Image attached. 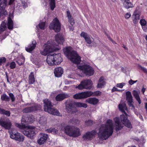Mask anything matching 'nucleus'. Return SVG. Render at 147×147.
I'll list each match as a JSON object with an SVG mask.
<instances>
[{
  "label": "nucleus",
  "mask_w": 147,
  "mask_h": 147,
  "mask_svg": "<svg viewBox=\"0 0 147 147\" xmlns=\"http://www.w3.org/2000/svg\"><path fill=\"white\" fill-rule=\"evenodd\" d=\"M65 108L67 113H71L72 114L78 112V110L76 106L78 107H82L86 108L88 105L86 104L80 102H66Z\"/></svg>",
  "instance_id": "2"
},
{
  "label": "nucleus",
  "mask_w": 147,
  "mask_h": 147,
  "mask_svg": "<svg viewBox=\"0 0 147 147\" xmlns=\"http://www.w3.org/2000/svg\"><path fill=\"white\" fill-rule=\"evenodd\" d=\"M138 67L139 68H140L144 73L147 74V69L146 68L144 67H142L140 65H139Z\"/></svg>",
  "instance_id": "49"
},
{
  "label": "nucleus",
  "mask_w": 147,
  "mask_h": 147,
  "mask_svg": "<svg viewBox=\"0 0 147 147\" xmlns=\"http://www.w3.org/2000/svg\"><path fill=\"white\" fill-rule=\"evenodd\" d=\"M95 122L91 119H89L85 121V125L86 126H88L92 125Z\"/></svg>",
  "instance_id": "36"
},
{
  "label": "nucleus",
  "mask_w": 147,
  "mask_h": 147,
  "mask_svg": "<svg viewBox=\"0 0 147 147\" xmlns=\"http://www.w3.org/2000/svg\"><path fill=\"white\" fill-rule=\"evenodd\" d=\"M87 92L89 93L90 94L88 95L89 97L91 96L92 95H93V96H97L100 95L101 94V92L99 91H96L94 92H92L91 91H87Z\"/></svg>",
  "instance_id": "33"
},
{
  "label": "nucleus",
  "mask_w": 147,
  "mask_h": 147,
  "mask_svg": "<svg viewBox=\"0 0 147 147\" xmlns=\"http://www.w3.org/2000/svg\"><path fill=\"white\" fill-rule=\"evenodd\" d=\"M39 28L42 30H44L45 29V23L41 22L39 23L38 25Z\"/></svg>",
  "instance_id": "45"
},
{
  "label": "nucleus",
  "mask_w": 147,
  "mask_h": 147,
  "mask_svg": "<svg viewBox=\"0 0 147 147\" xmlns=\"http://www.w3.org/2000/svg\"><path fill=\"white\" fill-rule=\"evenodd\" d=\"M69 94L65 93H61L57 94L55 97V100L57 101H61L65 98L69 97Z\"/></svg>",
  "instance_id": "24"
},
{
  "label": "nucleus",
  "mask_w": 147,
  "mask_h": 147,
  "mask_svg": "<svg viewBox=\"0 0 147 147\" xmlns=\"http://www.w3.org/2000/svg\"><path fill=\"white\" fill-rule=\"evenodd\" d=\"M87 91L76 93L73 96V98L76 99H81L89 97L90 94Z\"/></svg>",
  "instance_id": "14"
},
{
  "label": "nucleus",
  "mask_w": 147,
  "mask_h": 147,
  "mask_svg": "<svg viewBox=\"0 0 147 147\" xmlns=\"http://www.w3.org/2000/svg\"><path fill=\"white\" fill-rule=\"evenodd\" d=\"M120 91L117 88H116L115 87H114L112 89L111 91L112 92H114L115 91H118L119 92Z\"/></svg>",
  "instance_id": "57"
},
{
  "label": "nucleus",
  "mask_w": 147,
  "mask_h": 147,
  "mask_svg": "<svg viewBox=\"0 0 147 147\" xmlns=\"http://www.w3.org/2000/svg\"><path fill=\"white\" fill-rule=\"evenodd\" d=\"M79 68L83 71V73L86 76H90L93 75L94 74V70L90 65H84L80 66Z\"/></svg>",
  "instance_id": "8"
},
{
  "label": "nucleus",
  "mask_w": 147,
  "mask_h": 147,
  "mask_svg": "<svg viewBox=\"0 0 147 147\" xmlns=\"http://www.w3.org/2000/svg\"><path fill=\"white\" fill-rule=\"evenodd\" d=\"M135 98L137 100L139 105H140V104L141 103V100L140 97H139L138 98Z\"/></svg>",
  "instance_id": "59"
},
{
  "label": "nucleus",
  "mask_w": 147,
  "mask_h": 147,
  "mask_svg": "<svg viewBox=\"0 0 147 147\" xmlns=\"http://www.w3.org/2000/svg\"><path fill=\"white\" fill-rule=\"evenodd\" d=\"M98 82H105L104 81V78L103 77H101L100 78Z\"/></svg>",
  "instance_id": "58"
},
{
  "label": "nucleus",
  "mask_w": 147,
  "mask_h": 147,
  "mask_svg": "<svg viewBox=\"0 0 147 147\" xmlns=\"http://www.w3.org/2000/svg\"><path fill=\"white\" fill-rule=\"evenodd\" d=\"M25 58L23 56H20L18 58L16 62L20 66L23 65L25 62Z\"/></svg>",
  "instance_id": "32"
},
{
  "label": "nucleus",
  "mask_w": 147,
  "mask_h": 147,
  "mask_svg": "<svg viewBox=\"0 0 147 147\" xmlns=\"http://www.w3.org/2000/svg\"><path fill=\"white\" fill-rule=\"evenodd\" d=\"M0 125L5 129H9L11 128V123L10 122L1 118L0 119Z\"/></svg>",
  "instance_id": "17"
},
{
  "label": "nucleus",
  "mask_w": 147,
  "mask_h": 147,
  "mask_svg": "<svg viewBox=\"0 0 147 147\" xmlns=\"http://www.w3.org/2000/svg\"><path fill=\"white\" fill-rule=\"evenodd\" d=\"M39 136L40 138L37 140V143L41 145L45 142L48 138V135L43 133H40Z\"/></svg>",
  "instance_id": "19"
},
{
  "label": "nucleus",
  "mask_w": 147,
  "mask_h": 147,
  "mask_svg": "<svg viewBox=\"0 0 147 147\" xmlns=\"http://www.w3.org/2000/svg\"><path fill=\"white\" fill-rule=\"evenodd\" d=\"M131 16L130 13L129 12L126 13L125 15V17L126 19H128Z\"/></svg>",
  "instance_id": "55"
},
{
  "label": "nucleus",
  "mask_w": 147,
  "mask_h": 147,
  "mask_svg": "<svg viewBox=\"0 0 147 147\" xmlns=\"http://www.w3.org/2000/svg\"><path fill=\"white\" fill-rule=\"evenodd\" d=\"M12 11H11L9 14V17L8 18V28L9 30H12L13 28V20L11 18H13V14L14 11V10Z\"/></svg>",
  "instance_id": "20"
},
{
  "label": "nucleus",
  "mask_w": 147,
  "mask_h": 147,
  "mask_svg": "<svg viewBox=\"0 0 147 147\" xmlns=\"http://www.w3.org/2000/svg\"><path fill=\"white\" fill-rule=\"evenodd\" d=\"M126 100L127 101L128 105L132 109H134V107L132 104L133 99L131 92L128 91L126 92Z\"/></svg>",
  "instance_id": "18"
},
{
  "label": "nucleus",
  "mask_w": 147,
  "mask_h": 147,
  "mask_svg": "<svg viewBox=\"0 0 147 147\" xmlns=\"http://www.w3.org/2000/svg\"><path fill=\"white\" fill-rule=\"evenodd\" d=\"M6 58L5 57H2L0 58V65H1L3 64L6 62Z\"/></svg>",
  "instance_id": "46"
},
{
  "label": "nucleus",
  "mask_w": 147,
  "mask_h": 147,
  "mask_svg": "<svg viewBox=\"0 0 147 147\" xmlns=\"http://www.w3.org/2000/svg\"><path fill=\"white\" fill-rule=\"evenodd\" d=\"M23 8H26V6H27V4L26 3H24V5H23Z\"/></svg>",
  "instance_id": "64"
},
{
  "label": "nucleus",
  "mask_w": 147,
  "mask_h": 147,
  "mask_svg": "<svg viewBox=\"0 0 147 147\" xmlns=\"http://www.w3.org/2000/svg\"><path fill=\"white\" fill-rule=\"evenodd\" d=\"M98 101L99 100L98 99L94 97L89 98L86 100V102L94 105H96Z\"/></svg>",
  "instance_id": "27"
},
{
  "label": "nucleus",
  "mask_w": 147,
  "mask_h": 147,
  "mask_svg": "<svg viewBox=\"0 0 147 147\" xmlns=\"http://www.w3.org/2000/svg\"><path fill=\"white\" fill-rule=\"evenodd\" d=\"M61 27V24L57 18L53 19L49 26V28L51 30H53L56 32H59L60 31Z\"/></svg>",
  "instance_id": "9"
},
{
  "label": "nucleus",
  "mask_w": 147,
  "mask_h": 147,
  "mask_svg": "<svg viewBox=\"0 0 147 147\" xmlns=\"http://www.w3.org/2000/svg\"><path fill=\"white\" fill-rule=\"evenodd\" d=\"M142 28L143 30L145 31L146 32L147 30V26H146V25L145 26H144L143 27H142Z\"/></svg>",
  "instance_id": "60"
},
{
  "label": "nucleus",
  "mask_w": 147,
  "mask_h": 147,
  "mask_svg": "<svg viewBox=\"0 0 147 147\" xmlns=\"http://www.w3.org/2000/svg\"><path fill=\"white\" fill-rule=\"evenodd\" d=\"M81 37H83L84 39L86 42L90 45L92 43V40H94L91 35H88L87 33L82 32L80 34Z\"/></svg>",
  "instance_id": "13"
},
{
  "label": "nucleus",
  "mask_w": 147,
  "mask_h": 147,
  "mask_svg": "<svg viewBox=\"0 0 147 147\" xmlns=\"http://www.w3.org/2000/svg\"><path fill=\"white\" fill-rule=\"evenodd\" d=\"M146 88H143L142 90V92L143 94H144Z\"/></svg>",
  "instance_id": "63"
},
{
  "label": "nucleus",
  "mask_w": 147,
  "mask_h": 147,
  "mask_svg": "<svg viewBox=\"0 0 147 147\" xmlns=\"http://www.w3.org/2000/svg\"><path fill=\"white\" fill-rule=\"evenodd\" d=\"M133 94L135 98L139 97V95L138 92L136 90L133 91Z\"/></svg>",
  "instance_id": "51"
},
{
  "label": "nucleus",
  "mask_w": 147,
  "mask_h": 147,
  "mask_svg": "<svg viewBox=\"0 0 147 147\" xmlns=\"http://www.w3.org/2000/svg\"><path fill=\"white\" fill-rule=\"evenodd\" d=\"M1 99L2 101L6 102H9L10 100L9 97L5 93L1 95Z\"/></svg>",
  "instance_id": "34"
},
{
  "label": "nucleus",
  "mask_w": 147,
  "mask_h": 147,
  "mask_svg": "<svg viewBox=\"0 0 147 147\" xmlns=\"http://www.w3.org/2000/svg\"><path fill=\"white\" fill-rule=\"evenodd\" d=\"M113 130L112 121L108 119L107 121V124L105 125L104 128L102 129L100 128V129L98 134L101 135L105 140H106L112 135Z\"/></svg>",
  "instance_id": "1"
},
{
  "label": "nucleus",
  "mask_w": 147,
  "mask_h": 147,
  "mask_svg": "<svg viewBox=\"0 0 147 147\" xmlns=\"http://www.w3.org/2000/svg\"><path fill=\"white\" fill-rule=\"evenodd\" d=\"M75 51H71L69 47H67L66 48L65 54L66 56L69 58L72 55L75 54L76 52Z\"/></svg>",
  "instance_id": "30"
},
{
  "label": "nucleus",
  "mask_w": 147,
  "mask_h": 147,
  "mask_svg": "<svg viewBox=\"0 0 147 147\" xmlns=\"http://www.w3.org/2000/svg\"><path fill=\"white\" fill-rule=\"evenodd\" d=\"M63 72V69L61 67L56 68L54 69V73L55 76L57 77L61 76Z\"/></svg>",
  "instance_id": "26"
},
{
  "label": "nucleus",
  "mask_w": 147,
  "mask_h": 147,
  "mask_svg": "<svg viewBox=\"0 0 147 147\" xmlns=\"http://www.w3.org/2000/svg\"><path fill=\"white\" fill-rule=\"evenodd\" d=\"M36 44L37 43L35 40L32 41L31 43L29 44L27 47H25L26 50L28 52L31 53L35 49Z\"/></svg>",
  "instance_id": "21"
},
{
  "label": "nucleus",
  "mask_w": 147,
  "mask_h": 147,
  "mask_svg": "<svg viewBox=\"0 0 147 147\" xmlns=\"http://www.w3.org/2000/svg\"><path fill=\"white\" fill-rule=\"evenodd\" d=\"M16 64L14 61L12 62L9 64V67L11 69L15 68L16 67Z\"/></svg>",
  "instance_id": "48"
},
{
  "label": "nucleus",
  "mask_w": 147,
  "mask_h": 147,
  "mask_svg": "<svg viewBox=\"0 0 147 147\" xmlns=\"http://www.w3.org/2000/svg\"><path fill=\"white\" fill-rule=\"evenodd\" d=\"M127 5L126 6V8L128 9L130 8H132L134 7L133 5L130 2H126Z\"/></svg>",
  "instance_id": "50"
},
{
  "label": "nucleus",
  "mask_w": 147,
  "mask_h": 147,
  "mask_svg": "<svg viewBox=\"0 0 147 147\" xmlns=\"http://www.w3.org/2000/svg\"><path fill=\"white\" fill-rule=\"evenodd\" d=\"M21 123L22 124H20L19 123H16V126L20 129H26V125L25 124H23L22 123Z\"/></svg>",
  "instance_id": "38"
},
{
  "label": "nucleus",
  "mask_w": 147,
  "mask_h": 147,
  "mask_svg": "<svg viewBox=\"0 0 147 147\" xmlns=\"http://www.w3.org/2000/svg\"><path fill=\"white\" fill-rule=\"evenodd\" d=\"M125 83H122L118 84L117 85V87L120 88H122L123 86L125 85Z\"/></svg>",
  "instance_id": "52"
},
{
  "label": "nucleus",
  "mask_w": 147,
  "mask_h": 147,
  "mask_svg": "<svg viewBox=\"0 0 147 147\" xmlns=\"http://www.w3.org/2000/svg\"><path fill=\"white\" fill-rule=\"evenodd\" d=\"M92 82L89 79L84 80L82 81L80 84L76 86V88L82 90L84 89H90L92 87Z\"/></svg>",
  "instance_id": "6"
},
{
  "label": "nucleus",
  "mask_w": 147,
  "mask_h": 147,
  "mask_svg": "<svg viewBox=\"0 0 147 147\" xmlns=\"http://www.w3.org/2000/svg\"><path fill=\"white\" fill-rule=\"evenodd\" d=\"M50 5L51 9H54L55 7V0H49Z\"/></svg>",
  "instance_id": "41"
},
{
  "label": "nucleus",
  "mask_w": 147,
  "mask_h": 147,
  "mask_svg": "<svg viewBox=\"0 0 147 147\" xmlns=\"http://www.w3.org/2000/svg\"><path fill=\"white\" fill-rule=\"evenodd\" d=\"M96 134V131L94 130L91 131H88L83 135L82 138L85 141L90 140L93 138Z\"/></svg>",
  "instance_id": "12"
},
{
  "label": "nucleus",
  "mask_w": 147,
  "mask_h": 147,
  "mask_svg": "<svg viewBox=\"0 0 147 147\" xmlns=\"http://www.w3.org/2000/svg\"><path fill=\"white\" fill-rule=\"evenodd\" d=\"M35 127H33L32 128H30V127L28 129H25L22 131L23 134L26 136L32 139L35 135L36 133L34 131Z\"/></svg>",
  "instance_id": "11"
},
{
  "label": "nucleus",
  "mask_w": 147,
  "mask_h": 147,
  "mask_svg": "<svg viewBox=\"0 0 147 147\" xmlns=\"http://www.w3.org/2000/svg\"><path fill=\"white\" fill-rule=\"evenodd\" d=\"M140 23L142 27H143L146 25L147 22L144 19H142L140 20Z\"/></svg>",
  "instance_id": "44"
},
{
  "label": "nucleus",
  "mask_w": 147,
  "mask_h": 147,
  "mask_svg": "<svg viewBox=\"0 0 147 147\" xmlns=\"http://www.w3.org/2000/svg\"><path fill=\"white\" fill-rule=\"evenodd\" d=\"M7 0H4V2L0 3V9H4L5 8Z\"/></svg>",
  "instance_id": "42"
},
{
  "label": "nucleus",
  "mask_w": 147,
  "mask_h": 147,
  "mask_svg": "<svg viewBox=\"0 0 147 147\" xmlns=\"http://www.w3.org/2000/svg\"><path fill=\"white\" fill-rule=\"evenodd\" d=\"M67 17L68 19V22L71 25H73L75 24L74 20L70 12L68 10L67 11Z\"/></svg>",
  "instance_id": "31"
},
{
  "label": "nucleus",
  "mask_w": 147,
  "mask_h": 147,
  "mask_svg": "<svg viewBox=\"0 0 147 147\" xmlns=\"http://www.w3.org/2000/svg\"><path fill=\"white\" fill-rule=\"evenodd\" d=\"M35 82L34 75L33 72H31L28 76V83L29 84H33Z\"/></svg>",
  "instance_id": "29"
},
{
  "label": "nucleus",
  "mask_w": 147,
  "mask_h": 147,
  "mask_svg": "<svg viewBox=\"0 0 147 147\" xmlns=\"http://www.w3.org/2000/svg\"><path fill=\"white\" fill-rule=\"evenodd\" d=\"M10 138L19 142H22L24 140V136L22 134L17 132L14 129L9 131Z\"/></svg>",
  "instance_id": "7"
},
{
  "label": "nucleus",
  "mask_w": 147,
  "mask_h": 147,
  "mask_svg": "<svg viewBox=\"0 0 147 147\" xmlns=\"http://www.w3.org/2000/svg\"><path fill=\"white\" fill-rule=\"evenodd\" d=\"M106 84L105 82H99L98 84L97 85V88H102L104 87V86Z\"/></svg>",
  "instance_id": "43"
},
{
  "label": "nucleus",
  "mask_w": 147,
  "mask_h": 147,
  "mask_svg": "<svg viewBox=\"0 0 147 147\" xmlns=\"http://www.w3.org/2000/svg\"><path fill=\"white\" fill-rule=\"evenodd\" d=\"M21 123H23V124H25L27 123V121H26L25 119L23 117H22Z\"/></svg>",
  "instance_id": "56"
},
{
  "label": "nucleus",
  "mask_w": 147,
  "mask_h": 147,
  "mask_svg": "<svg viewBox=\"0 0 147 147\" xmlns=\"http://www.w3.org/2000/svg\"><path fill=\"white\" fill-rule=\"evenodd\" d=\"M52 47V45L51 44L48 43L46 44L45 48L43 50L40 52L41 54L45 56L53 51L54 49Z\"/></svg>",
  "instance_id": "15"
},
{
  "label": "nucleus",
  "mask_w": 147,
  "mask_h": 147,
  "mask_svg": "<svg viewBox=\"0 0 147 147\" xmlns=\"http://www.w3.org/2000/svg\"><path fill=\"white\" fill-rule=\"evenodd\" d=\"M6 24L5 22H3L2 23L0 28V30H1V32H4L5 30V28L6 27Z\"/></svg>",
  "instance_id": "39"
},
{
  "label": "nucleus",
  "mask_w": 147,
  "mask_h": 147,
  "mask_svg": "<svg viewBox=\"0 0 147 147\" xmlns=\"http://www.w3.org/2000/svg\"><path fill=\"white\" fill-rule=\"evenodd\" d=\"M92 46L94 47H96L97 46V44L96 42L92 41Z\"/></svg>",
  "instance_id": "61"
},
{
  "label": "nucleus",
  "mask_w": 147,
  "mask_h": 147,
  "mask_svg": "<svg viewBox=\"0 0 147 147\" xmlns=\"http://www.w3.org/2000/svg\"><path fill=\"white\" fill-rule=\"evenodd\" d=\"M54 57L53 55H47V62L48 64L50 65H55Z\"/></svg>",
  "instance_id": "28"
},
{
  "label": "nucleus",
  "mask_w": 147,
  "mask_h": 147,
  "mask_svg": "<svg viewBox=\"0 0 147 147\" xmlns=\"http://www.w3.org/2000/svg\"><path fill=\"white\" fill-rule=\"evenodd\" d=\"M15 0H10L9 4L11 5L14 2Z\"/></svg>",
  "instance_id": "62"
},
{
  "label": "nucleus",
  "mask_w": 147,
  "mask_h": 147,
  "mask_svg": "<svg viewBox=\"0 0 147 147\" xmlns=\"http://www.w3.org/2000/svg\"><path fill=\"white\" fill-rule=\"evenodd\" d=\"M9 97L11 99V102H13L15 101V98L13 95V94L11 93H10L9 94Z\"/></svg>",
  "instance_id": "47"
},
{
  "label": "nucleus",
  "mask_w": 147,
  "mask_h": 147,
  "mask_svg": "<svg viewBox=\"0 0 147 147\" xmlns=\"http://www.w3.org/2000/svg\"><path fill=\"white\" fill-rule=\"evenodd\" d=\"M53 57H54V61L55 65L60 64L62 61L61 53H55L53 54Z\"/></svg>",
  "instance_id": "22"
},
{
  "label": "nucleus",
  "mask_w": 147,
  "mask_h": 147,
  "mask_svg": "<svg viewBox=\"0 0 147 147\" xmlns=\"http://www.w3.org/2000/svg\"><path fill=\"white\" fill-rule=\"evenodd\" d=\"M1 111L0 114H1L4 115L8 117H9L10 116L11 113L9 111L6 110L5 109H2Z\"/></svg>",
  "instance_id": "35"
},
{
  "label": "nucleus",
  "mask_w": 147,
  "mask_h": 147,
  "mask_svg": "<svg viewBox=\"0 0 147 147\" xmlns=\"http://www.w3.org/2000/svg\"><path fill=\"white\" fill-rule=\"evenodd\" d=\"M69 58L74 63L76 64H79L81 61V57L76 52L75 53V54L72 55Z\"/></svg>",
  "instance_id": "16"
},
{
  "label": "nucleus",
  "mask_w": 147,
  "mask_h": 147,
  "mask_svg": "<svg viewBox=\"0 0 147 147\" xmlns=\"http://www.w3.org/2000/svg\"><path fill=\"white\" fill-rule=\"evenodd\" d=\"M118 107L119 110L124 114H123L120 115V118L121 121L125 127L129 128H132V125L130 121L127 119V114L125 111V110H127L126 104H120L119 105Z\"/></svg>",
  "instance_id": "3"
},
{
  "label": "nucleus",
  "mask_w": 147,
  "mask_h": 147,
  "mask_svg": "<svg viewBox=\"0 0 147 147\" xmlns=\"http://www.w3.org/2000/svg\"><path fill=\"white\" fill-rule=\"evenodd\" d=\"M137 80H136V81H134L133 80H132V79H131L130 80H129V81L128 82L129 84H130L131 85H132L133 84H134L135 83H136L137 82Z\"/></svg>",
  "instance_id": "54"
},
{
  "label": "nucleus",
  "mask_w": 147,
  "mask_h": 147,
  "mask_svg": "<svg viewBox=\"0 0 147 147\" xmlns=\"http://www.w3.org/2000/svg\"><path fill=\"white\" fill-rule=\"evenodd\" d=\"M41 109V106L40 105L35 104L32 106L27 107L23 109L22 112L24 113H29L40 110Z\"/></svg>",
  "instance_id": "10"
},
{
  "label": "nucleus",
  "mask_w": 147,
  "mask_h": 147,
  "mask_svg": "<svg viewBox=\"0 0 147 147\" xmlns=\"http://www.w3.org/2000/svg\"><path fill=\"white\" fill-rule=\"evenodd\" d=\"M123 127L122 125L120 123L117 124L115 128V130L117 132L121 130Z\"/></svg>",
  "instance_id": "40"
},
{
  "label": "nucleus",
  "mask_w": 147,
  "mask_h": 147,
  "mask_svg": "<svg viewBox=\"0 0 147 147\" xmlns=\"http://www.w3.org/2000/svg\"><path fill=\"white\" fill-rule=\"evenodd\" d=\"M44 109L45 111L54 115L60 116V113L58 110L52 108L53 106L50 101L45 99L44 100Z\"/></svg>",
  "instance_id": "4"
},
{
  "label": "nucleus",
  "mask_w": 147,
  "mask_h": 147,
  "mask_svg": "<svg viewBox=\"0 0 147 147\" xmlns=\"http://www.w3.org/2000/svg\"><path fill=\"white\" fill-rule=\"evenodd\" d=\"M140 15V13L138 11V10H135L133 15V21L134 24H136L138 22Z\"/></svg>",
  "instance_id": "23"
},
{
  "label": "nucleus",
  "mask_w": 147,
  "mask_h": 147,
  "mask_svg": "<svg viewBox=\"0 0 147 147\" xmlns=\"http://www.w3.org/2000/svg\"><path fill=\"white\" fill-rule=\"evenodd\" d=\"M64 130L67 135L73 138L78 137L81 135L80 129L78 128L73 129L70 126H67L65 127Z\"/></svg>",
  "instance_id": "5"
},
{
  "label": "nucleus",
  "mask_w": 147,
  "mask_h": 147,
  "mask_svg": "<svg viewBox=\"0 0 147 147\" xmlns=\"http://www.w3.org/2000/svg\"><path fill=\"white\" fill-rule=\"evenodd\" d=\"M114 121L116 123V124H119V123H120V122H119V118L118 117H115L114 119Z\"/></svg>",
  "instance_id": "53"
},
{
  "label": "nucleus",
  "mask_w": 147,
  "mask_h": 147,
  "mask_svg": "<svg viewBox=\"0 0 147 147\" xmlns=\"http://www.w3.org/2000/svg\"><path fill=\"white\" fill-rule=\"evenodd\" d=\"M48 133H51L53 134H56L57 132V130L55 128H50L47 129Z\"/></svg>",
  "instance_id": "37"
},
{
  "label": "nucleus",
  "mask_w": 147,
  "mask_h": 147,
  "mask_svg": "<svg viewBox=\"0 0 147 147\" xmlns=\"http://www.w3.org/2000/svg\"><path fill=\"white\" fill-rule=\"evenodd\" d=\"M56 42L58 44L62 45L64 41V38L62 35L60 33L57 34L55 37Z\"/></svg>",
  "instance_id": "25"
}]
</instances>
